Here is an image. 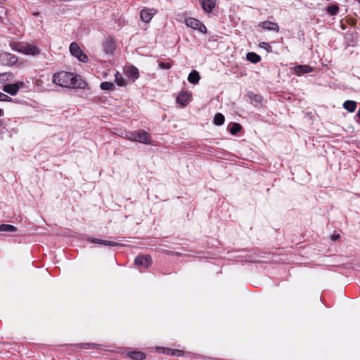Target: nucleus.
<instances>
[{
    "label": "nucleus",
    "instance_id": "obj_1",
    "mask_svg": "<svg viewBox=\"0 0 360 360\" xmlns=\"http://www.w3.org/2000/svg\"><path fill=\"white\" fill-rule=\"evenodd\" d=\"M52 81L56 85L66 88L82 89L85 87V82L72 73L60 72L53 75Z\"/></svg>",
    "mask_w": 360,
    "mask_h": 360
},
{
    "label": "nucleus",
    "instance_id": "obj_2",
    "mask_svg": "<svg viewBox=\"0 0 360 360\" xmlns=\"http://www.w3.org/2000/svg\"><path fill=\"white\" fill-rule=\"evenodd\" d=\"M13 49L26 55L36 56L39 53V49L27 43H16L13 45Z\"/></svg>",
    "mask_w": 360,
    "mask_h": 360
},
{
    "label": "nucleus",
    "instance_id": "obj_3",
    "mask_svg": "<svg viewBox=\"0 0 360 360\" xmlns=\"http://www.w3.org/2000/svg\"><path fill=\"white\" fill-rule=\"evenodd\" d=\"M70 51L71 54L77 58L79 61L83 63H86L88 61L87 56L83 53L76 42H72L70 44Z\"/></svg>",
    "mask_w": 360,
    "mask_h": 360
},
{
    "label": "nucleus",
    "instance_id": "obj_4",
    "mask_svg": "<svg viewBox=\"0 0 360 360\" xmlns=\"http://www.w3.org/2000/svg\"><path fill=\"white\" fill-rule=\"evenodd\" d=\"M152 263L151 257L149 255L138 256L135 259V264L143 268H148Z\"/></svg>",
    "mask_w": 360,
    "mask_h": 360
},
{
    "label": "nucleus",
    "instance_id": "obj_5",
    "mask_svg": "<svg viewBox=\"0 0 360 360\" xmlns=\"http://www.w3.org/2000/svg\"><path fill=\"white\" fill-rule=\"evenodd\" d=\"M103 47L106 54H112L116 48L115 40L111 37L106 38L103 42Z\"/></svg>",
    "mask_w": 360,
    "mask_h": 360
},
{
    "label": "nucleus",
    "instance_id": "obj_6",
    "mask_svg": "<svg viewBox=\"0 0 360 360\" xmlns=\"http://www.w3.org/2000/svg\"><path fill=\"white\" fill-rule=\"evenodd\" d=\"M0 59L4 65H13L18 62V58L9 53H4L1 54Z\"/></svg>",
    "mask_w": 360,
    "mask_h": 360
},
{
    "label": "nucleus",
    "instance_id": "obj_7",
    "mask_svg": "<svg viewBox=\"0 0 360 360\" xmlns=\"http://www.w3.org/2000/svg\"><path fill=\"white\" fill-rule=\"evenodd\" d=\"M155 14L154 9L144 8L140 13V18L143 22H150Z\"/></svg>",
    "mask_w": 360,
    "mask_h": 360
},
{
    "label": "nucleus",
    "instance_id": "obj_8",
    "mask_svg": "<svg viewBox=\"0 0 360 360\" xmlns=\"http://www.w3.org/2000/svg\"><path fill=\"white\" fill-rule=\"evenodd\" d=\"M135 141L140 142L142 143H150V136L149 134L145 131L144 130H139L135 132Z\"/></svg>",
    "mask_w": 360,
    "mask_h": 360
},
{
    "label": "nucleus",
    "instance_id": "obj_9",
    "mask_svg": "<svg viewBox=\"0 0 360 360\" xmlns=\"http://www.w3.org/2000/svg\"><path fill=\"white\" fill-rule=\"evenodd\" d=\"M191 94L186 91H181L179 93L176 98V102L179 103L182 107H185L191 99Z\"/></svg>",
    "mask_w": 360,
    "mask_h": 360
},
{
    "label": "nucleus",
    "instance_id": "obj_10",
    "mask_svg": "<svg viewBox=\"0 0 360 360\" xmlns=\"http://www.w3.org/2000/svg\"><path fill=\"white\" fill-rule=\"evenodd\" d=\"M201 5L206 13H210L216 5V0H202Z\"/></svg>",
    "mask_w": 360,
    "mask_h": 360
},
{
    "label": "nucleus",
    "instance_id": "obj_11",
    "mask_svg": "<svg viewBox=\"0 0 360 360\" xmlns=\"http://www.w3.org/2000/svg\"><path fill=\"white\" fill-rule=\"evenodd\" d=\"M4 91L12 96L15 95L18 90L19 86L17 84H8L4 86Z\"/></svg>",
    "mask_w": 360,
    "mask_h": 360
},
{
    "label": "nucleus",
    "instance_id": "obj_12",
    "mask_svg": "<svg viewBox=\"0 0 360 360\" xmlns=\"http://www.w3.org/2000/svg\"><path fill=\"white\" fill-rule=\"evenodd\" d=\"M343 108L349 112H353L356 108V102L354 101H346L343 103Z\"/></svg>",
    "mask_w": 360,
    "mask_h": 360
},
{
    "label": "nucleus",
    "instance_id": "obj_13",
    "mask_svg": "<svg viewBox=\"0 0 360 360\" xmlns=\"http://www.w3.org/2000/svg\"><path fill=\"white\" fill-rule=\"evenodd\" d=\"M127 356L134 360H143L146 358V354L141 352H129Z\"/></svg>",
    "mask_w": 360,
    "mask_h": 360
},
{
    "label": "nucleus",
    "instance_id": "obj_14",
    "mask_svg": "<svg viewBox=\"0 0 360 360\" xmlns=\"http://www.w3.org/2000/svg\"><path fill=\"white\" fill-rule=\"evenodd\" d=\"M200 79V75L196 70H193L188 77V82L193 84L198 83Z\"/></svg>",
    "mask_w": 360,
    "mask_h": 360
},
{
    "label": "nucleus",
    "instance_id": "obj_15",
    "mask_svg": "<svg viewBox=\"0 0 360 360\" xmlns=\"http://www.w3.org/2000/svg\"><path fill=\"white\" fill-rule=\"evenodd\" d=\"M186 25L188 27H190L193 30H196L201 33L205 34L207 32V28L205 24H186Z\"/></svg>",
    "mask_w": 360,
    "mask_h": 360
},
{
    "label": "nucleus",
    "instance_id": "obj_16",
    "mask_svg": "<svg viewBox=\"0 0 360 360\" xmlns=\"http://www.w3.org/2000/svg\"><path fill=\"white\" fill-rule=\"evenodd\" d=\"M248 97L251 100L252 103H255V104H259L263 101V98L261 95L255 94L252 92L248 93Z\"/></svg>",
    "mask_w": 360,
    "mask_h": 360
},
{
    "label": "nucleus",
    "instance_id": "obj_17",
    "mask_svg": "<svg viewBox=\"0 0 360 360\" xmlns=\"http://www.w3.org/2000/svg\"><path fill=\"white\" fill-rule=\"evenodd\" d=\"M295 72L298 74L308 73L312 71V68L309 65H298L295 67Z\"/></svg>",
    "mask_w": 360,
    "mask_h": 360
},
{
    "label": "nucleus",
    "instance_id": "obj_18",
    "mask_svg": "<svg viewBox=\"0 0 360 360\" xmlns=\"http://www.w3.org/2000/svg\"><path fill=\"white\" fill-rule=\"evenodd\" d=\"M246 58H247L248 60H249L252 63H257L259 62L261 60L260 56L253 52L248 53Z\"/></svg>",
    "mask_w": 360,
    "mask_h": 360
},
{
    "label": "nucleus",
    "instance_id": "obj_19",
    "mask_svg": "<svg viewBox=\"0 0 360 360\" xmlns=\"http://www.w3.org/2000/svg\"><path fill=\"white\" fill-rule=\"evenodd\" d=\"M326 10H327V12L330 15H335L339 12L340 8L338 5L332 4V5L328 6L327 7Z\"/></svg>",
    "mask_w": 360,
    "mask_h": 360
},
{
    "label": "nucleus",
    "instance_id": "obj_20",
    "mask_svg": "<svg viewBox=\"0 0 360 360\" xmlns=\"http://www.w3.org/2000/svg\"><path fill=\"white\" fill-rule=\"evenodd\" d=\"M92 242L103 244L105 245H109V246H118L120 245L119 243L110 240H99V239H93Z\"/></svg>",
    "mask_w": 360,
    "mask_h": 360
},
{
    "label": "nucleus",
    "instance_id": "obj_21",
    "mask_svg": "<svg viewBox=\"0 0 360 360\" xmlns=\"http://www.w3.org/2000/svg\"><path fill=\"white\" fill-rule=\"evenodd\" d=\"M214 124L216 125H221L224 122V117L221 113H217L214 117L213 120Z\"/></svg>",
    "mask_w": 360,
    "mask_h": 360
},
{
    "label": "nucleus",
    "instance_id": "obj_22",
    "mask_svg": "<svg viewBox=\"0 0 360 360\" xmlns=\"http://www.w3.org/2000/svg\"><path fill=\"white\" fill-rule=\"evenodd\" d=\"M16 227L10 224L0 225V231L14 232L16 231Z\"/></svg>",
    "mask_w": 360,
    "mask_h": 360
},
{
    "label": "nucleus",
    "instance_id": "obj_23",
    "mask_svg": "<svg viewBox=\"0 0 360 360\" xmlns=\"http://www.w3.org/2000/svg\"><path fill=\"white\" fill-rule=\"evenodd\" d=\"M128 74L129 77H131L134 80L137 79L139 76L138 70L134 67L129 68Z\"/></svg>",
    "mask_w": 360,
    "mask_h": 360
},
{
    "label": "nucleus",
    "instance_id": "obj_24",
    "mask_svg": "<svg viewBox=\"0 0 360 360\" xmlns=\"http://www.w3.org/2000/svg\"><path fill=\"white\" fill-rule=\"evenodd\" d=\"M242 129V127L238 123H233L229 131L231 134L235 135Z\"/></svg>",
    "mask_w": 360,
    "mask_h": 360
},
{
    "label": "nucleus",
    "instance_id": "obj_25",
    "mask_svg": "<svg viewBox=\"0 0 360 360\" xmlns=\"http://www.w3.org/2000/svg\"><path fill=\"white\" fill-rule=\"evenodd\" d=\"M100 86L103 90H112L114 85L111 82H104L101 84Z\"/></svg>",
    "mask_w": 360,
    "mask_h": 360
},
{
    "label": "nucleus",
    "instance_id": "obj_26",
    "mask_svg": "<svg viewBox=\"0 0 360 360\" xmlns=\"http://www.w3.org/2000/svg\"><path fill=\"white\" fill-rule=\"evenodd\" d=\"M263 28L274 31H278L279 30L278 24H271V27L266 26V24H263Z\"/></svg>",
    "mask_w": 360,
    "mask_h": 360
},
{
    "label": "nucleus",
    "instance_id": "obj_27",
    "mask_svg": "<svg viewBox=\"0 0 360 360\" xmlns=\"http://www.w3.org/2000/svg\"><path fill=\"white\" fill-rule=\"evenodd\" d=\"M124 138L128 139V140H130V141H135V139H136V138H135V132H127V133H126Z\"/></svg>",
    "mask_w": 360,
    "mask_h": 360
},
{
    "label": "nucleus",
    "instance_id": "obj_28",
    "mask_svg": "<svg viewBox=\"0 0 360 360\" xmlns=\"http://www.w3.org/2000/svg\"><path fill=\"white\" fill-rule=\"evenodd\" d=\"M171 67H172V64L170 63L160 62L159 63V68L160 69H169V68H171Z\"/></svg>",
    "mask_w": 360,
    "mask_h": 360
},
{
    "label": "nucleus",
    "instance_id": "obj_29",
    "mask_svg": "<svg viewBox=\"0 0 360 360\" xmlns=\"http://www.w3.org/2000/svg\"><path fill=\"white\" fill-rule=\"evenodd\" d=\"M259 47L266 49L268 51H271V46L269 44L266 42H261L259 44Z\"/></svg>",
    "mask_w": 360,
    "mask_h": 360
},
{
    "label": "nucleus",
    "instance_id": "obj_30",
    "mask_svg": "<svg viewBox=\"0 0 360 360\" xmlns=\"http://www.w3.org/2000/svg\"><path fill=\"white\" fill-rule=\"evenodd\" d=\"M11 98L9 96L0 92V101H11Z\"/></svg>",
    "mask_w": 360,
    "mask_h": 360
},
{
    "label": "nucleus",
    "instance_id": "obj_31",
    "mask_svg": "<svg viewBox=\"0 0 360 360\" xmlns=\"http://www.w3.org/2000/svg\"><path fill=\"white\" fill-rule=\"evenodd\" d=\"M115 81L119 86H123L125 84L124 79L122 77L119 78L117 75H116Z\"/></svg>",
    "mask_w": 360,
    "mask_h": 360
},
{
    "label": "nucleus",
    "instance_id": "obj_32",
    "mask_svg": "<svg viewBox=\"0 0 360 360\" xmlns=\"http://www.w3.org/2000/svg\"><path fill=\"white\" fill-rule=\"evenodd\" d=\"M6 10L4 8L0 6V19L3 20L4 16L6 15Z\"/></svg>",
    "mask_w": 360,
    "mask_h": 360
},
{
    "label": "nucleus",
    "instance_id": "obj_33",
    "mask_svg": "<svg viewBox=\"0 0 360 360\" xmlns=\"http://www.w3.org/2000/svg\"><path fill=\"white\" fill-rule=\"evenodd\" d=\"M172 355L173 356H181L183 354V352L181 351V350H174V351H172V353H171Z\"/></svg>",
    "mask_w": 360,
    "mask_h": 360
},
{
    "label": "nucleus",
    "instance_id": "obj_34",
    "mask_svg": "<svg viewBox=\"0 0 360 360\" xmlns=\"http://www.w3.org/2000/svg\"><path fill=\"white\" fill-rule=\"evenodd\" d=\"M340 238V235L339 234H333L331 236V239L333 240H338V238Z\"/></svg>",
    "mask_w": 360,
    "mask_h": 360
},
{
    "label": "nucleus",
    "instance_id": "obj_35",
    "mask_svg": "<svg viewBox=\"0 0 360 360\" xmlns=\"http://www.w3.org/2000/svg\"><path fill=\"white\" fill-rule=\"evenodd\" d=\"M340 26H341V28H342V30H345V24L341 23V25H340Z\"/></svg>",
    "mask_w": 360,
    "mask_h": 360
},
{
    "label": "nucleus",
    "instance_id": "obj_36",
    "mask_svg": "<svg viewBox=\"0 0 360 360\" xmlns=\"http://www.w3.org/2000/svg\"><path fill=\"white\" fill-rule=\"evenodd\" d=\"M356 116L360 118V109L359 110Z\"/></svg>",
    "mask_w": 360,
    "mask_h": 360
},
{
    "label": "nucleus",
    "instance_id": "obj_37",
    "mask_svg": "<svg viewBox=\"0 0 360 360\" xmlns=\"http://www.w3.org/2000/svg\"><path fill=\"white\" fill-rule=\"evenodd\" d=\"M193 20H194L195 22H198V23H200V22L199 20H196V19H193Z\"/></svg>",
    "mask_w": 360,
    "mask_h": 360
},
{
    "label": "nucleus",
    "instance_id": "obj_38",
    "mask_svg": "<svg viewBox=\"0 0 360 360\" xmlns=\"http://www.w3.org/2000/svg\"><path fill=\"white\" fill-rule=\"evenodd\" d=\"M3 115V111L1 109H0V117Z\"/></svg>",
    "mask_w": 360,
    "mask_h": 360
},
{
    "label": "nucleus",
    "instance_id": "obj_39",
    "mask_svg": "<svg viewBox=\"0 0 360 360\" xmlns=\"http://www.w3.org/2000/svg\"><path fill=\"white\" fill-rule=\"evenodd\" d=\"M263 22L269 23V22H271L270 21H264Z\"/></svg>",
    "mask_w": 360,
    "mask_h": 360
}]
</instances>
